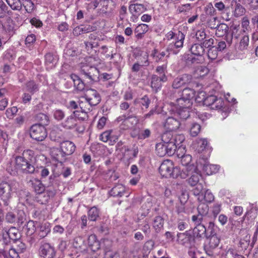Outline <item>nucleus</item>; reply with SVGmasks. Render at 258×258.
Returning a JSON list of instances; mask_svg holds the SVG:
<instances>
[{
	"instance_id": "obj_1",
	"label": "nucleus",
	"mask_w": 258,
	"mask_h": 258,
	"mask_svg": "<svg viewBox=\"0 0 258 258\" xmlns=\"http://www.w3.org/2000/svg\"><path fill=\"white\" fill-rule=\"evenodd\" d=\"M195 169L193 166L191 165L187 167L183 168L181 170L176 166L174 167L173 163L170 160H164L159 167V172L160 174L165 177H173L176 178L180 177L185 179L190 172Z\"/></svg>"
},
{
	"instance_id": "obj_2",
	"label": "nucleus",
	"mask_w": 258,
	"mask_h": 258,
	"mask_svg": "<svg viewBox=\"0 0 258 258\" xmlns=\"http://www.w3.org/2000/svg\"><path fill=\"white\" fill-rule=\"evenodd\" d=\"M162 141L165 145L167 155H173L177 147L184 141L182 134H176L170 132H165L161 136Z\"/></svg>"
},
{
	"instance_id": "obj_3",
	"label": "nucleus",
	"mask_w": 258,
	"mask_h": 258,
	"mask_svg": "<svg viewBox=\"0 0 258 258\" xmlns=\"http://www.w3.org/2000/svg\"><path fill=\"white\" fill-rule=\"evenodd\" d=\"M18 185V183L14 180L0 183V201L3 202L4 206L9 205L12 197V191H16Z\"/></svg>"
},
{
	"instance_id": "obj_4",
	"label": "nucleus",
	"mask_w": 258,
	"mask_h": 258,
	"mask_svg": "<svg viewBox=\"0 0 258 258\" xmlns=\"http://www.w3.org/2000/svg\"><path fill=\"white\" fill-rule=\"evenodd\" d=\"M230 0H215L213 2L216 12H218L222 19L226 21H230L232 17L230 9Z\"/></svg>"
},
{
	"instance_id": "obj_5",
	"label": "nucleus",
	"mask_w": 258,
	"mask_h": 258,
	"mask_svg": "<svg viewBox=\"0 0 258 258\" xmlns=\"http://www.w3.org/2000/svg\"><path fill=\"white\" fill-rule=\"evenodd\" d=\"M80 73L82 79L87 83L92 84L99 79V71L94 67L83 65L81 68Z\"/></svg>"
},
{
	"instance_id": "obj_6",
	"label": "nucleus",
	"mask_w": 258,
	"mask_h": 258,
	"mask_svg": "<svg viewBox=\"0 0 258 258\" xmlns=\"http://www.w3.org/2000/svg\"><path fill=\"white\" fill-rule=\"evenodd\" d=\"M131 112L130 109L127 115H120L116 119L115 122L119 124L120 130H126L132 128L138 123L137 117L135 115H130Z\"/></svg>"
},
{
	"instance_id": "obj_7",
	"label": "nucleus",
	"mask_w": 258,
	"mask_h": 258,
	"mask_svg": "<svg viewBox=\"0 0 258 258\" xmlns=\"http://www.w3.org/2000/svg\"><path fill=\"white\" fill-rule=\"evenodd\" d=\"M220 241V239L217 234L210 235L204 245V250L207 254L211 256L216 255Z\"/></svg>"
},
{
	"instance_id": "obj_8",
	"label": "nucleus",
	"mask_w": 258,
	"mask_h": 258,
	"mask_svg": "<svg viewBox=\"0 0 258 258\" xmlns=\"http://www.w3.org/2000/svg\"><path fill=\"white\" fill-rule=\"evenodd\" d=\"M30 137L37 141H43L47 136V132L44 126L40 124H35L30 130Z\"/></svg>"
},
{
	"instance_id": "obj_9",
	"label": "nucleus",
	"mask_w": 258,
	"mask_h": 258,
	"mask_svg": "<svg viewBox=\"0 0 258 258\" xmlns=\"http://www.w3.org/2000/svg\"><path fill=\"white\" fill-rule=\"evenodd\" d=\"M15 161L18 170H20L25 173H33L34 172V166L24 157H21L20 156H16Z\"/></svg>"
},
{
	"instance_id": "obj_10",
	"label": "nucleus",
	"mask_w": 258,
	"mask_h": 258,
	"mask_svg": "<svg viewBox=\"0 0 258 258\" xmlns=\"http://www.w3.org/2000/svg\"><path fill=\"white\" fill-rule=\"evenodd\" d=\"M177 242L181 245L190 247L194 244V238L189 231L177 234Z\"/></svg>"
},
{
	"instance_id": "obj_11",
	"label": "nucleus",
	"mask_w": 258,
	"mask_h": 258,
	"mask_svg": "<svg viewBox=\"0 0 258 258\" xmlns=\"http://www.w3.org/2000/svg\"><path fill=\"white\" fill-rule=\"evenodd\" d=\"M61 125L68 130H72L76 128V130L79 133H83L84 131V127L79 125L78 120L72 114L68 116L61 123Z\"/></svg>"
},
{
	"instance_id": "obj_12",
	"label": "nucleus",
	"mask_w": 258,
	"mask_h": 258,
	"mask_svg": "<svg viewBox=\"0 0 258 258\" xmlns=\"http://www.w3.org/2000/svg\"><path fill=\"white\" fill-rule=\"evenodd\" d=\"M39 254L43 258H54L56 255V251L53 246L45 243L40 247Z\"/></svg>"
},
{
	"instance_id": "obj_13",
	"label": "nucleus",
	"mask_w": 258,
	"mask_h": 258,
	"mask_svg": "<svg viewBox=\"0 0 258 258\" xmlns=\"http://www.w3.org/2000/svg\"><path fill=\"white\" fill-rule=\"evenodd\" d=\"M192 79L191 75L183 74L174 79L172 83V87L174 89H178L184 85L189 84Z\"/></svg>"
},
{
	"instance_id": "obj_14",
	"label": "nucleus",
	"mask_w": 258,
	"mask_h": 258,
	"mask_svg": "<svg viewBox=\"0 0 258 258\" xmlns=\"http://www.w3.org/2000/svg\"><path fill=\"white\" fill-rule=\"evenodd\" d=\"M87 98V101H89L92 106L97 105L101 101V97L99 93L94 89L87 90L84 95Z\"/></svg>"
},
{
	"instance_id": "obj_15",
	"label": "nucleus",
	"mask_w": 258,
	"mask_h": 258,
	"mask_svg": "<svg viewBox=\"0 0 258 258\" xmlns=\"http://www.w3.org/2000/svg\"><path fill=\"white\" fill-rule=\"evenodd\" d=\"M240 2L237 0H231L230 1V8L232 10V16L236 18L243 16L245 12V8L240 4Z\"/></svg>"
},
{
	"instance_id": "obj_16",
	"label": "nucleus",
	"mask_w": 258,
	"mask_h": 258,
	"mask_svg": "<svg viewBox=\"0 0 258 258\" xmlns=\"http://www.w3.org/2000/svg\"><path fill=\"white\" fill-rule=\"evenodd\" d=\"M28 183L38 195L37 198L41 199L42 198V193L45 191V186L41 181L38 179L33 178L30 180Z\"/></svg>"
},
{
	"instance_id": "obj_17",
	"label": "nucleus",
	"mask_w": 258,
	"mask_h": 258,
	"mask_svg": "<svg viewBox=\"0 0 258 258\" xmlns=\"http://www.w3.org/2000/svg\"><path fill=\"white\" fill-rule=\"evenodd\" d=\"M180 125L179 121L172 117H168L164 123V127L167 130L166 132L171 133L179 128Z\"/></svg>"
},
{
	"instance_id": "obj_18",
	"label": "nucleus",
	"mask_w": 258,
	"mask_h": 258,
	"mask_svg": "<svg viewBox=\"0 0 258 258\" xmlns=\"http://www.w3.org/2000/svg\"><path fill=\"white\" fill-rule=\"evenodd\" d=\"M166 76L158 77L157 75H153L151 77V87L155 92L160 90L162 86L161 82H165L167 81Z\"/></svg>"
},
{
	"instance_id": "obj_19",
	"label": "nucleus",
	"mask_w": 258,
	"mask_h": 258,
	"mask_svg": "<svg viewBox=\"0 0 258 258\" xmlns=\"http://www.w3.org/2000/svg\"><path fill=\"white\" fill-rule=\"evenodd\" d=\"M60 148L64 155L69 156L72 154L75 151L76 146L71 141H65L61 143Z\"/></svg>"
},
{
	"instance_id": "obj_20",
	"label": "nucleus",
	"mask_w": 258,
	"mask_h": 258,
	"mask_svg": "<svg viewBox=\"0 0 258 258\" xmlns=\"http://www.w3.org/2000/svg\"><path fill=\"white\" fill-rule=\"evenodd\" d=\"M74 247L81 252L88 251V247L85 243V240L81 236H77L74 239L73 243Z\"/></svg>"
},
{
	"instance_id": "obj_21",
	"label": "nucleus",
	"mask_w": 258,
	"mask_h": 258,
	"mask_svg": "<svg viewBox=\"0 0 258 258\" xmlns=\"http://www.w3.org/2000/svg\"><path fill=\"white\" fill-rule=\"evenodd\" d=\"M50 155L51 157L58 162L62 163L66 159V156L62 150L57 148H52L50 150Z\"/></svg>"
},
{
	"instance_id": "obj_22",
	"label": "nucleus",
	"mask_w": 258,
	"mask_h": 258,
	"mask_svg": "<svg viewBox=\"0 0 258 258\" xmlns=\"http://www.w3.org/2000/svg\"><path fill=\"white\" fill-rule=\"evenodd\" d=\"M151 56H152L154 60L157 62L163 61L165 57L166 58L169 57V54L167 53L166 50L165 51H160L156 49L152 51Z\"/></svg>"
},
{
	"instance_id": "obj_23",
	"label": "nucleus",
	"mask_w": 258,
	"mask_h": 258,
	"mask_svg": "<svg viewBox=\"0 0 258 258\" xmlns=\"http://www.w3.org/2000/svg\"><path fill=\"white\" fill-rule=\"evenodd\" d=\"M129 11L134 16L140 15L146 10V8L143 4H131L129 6Z\"/></svg>"
},
{
	"instance_id": "obj_24",
	"label": "nucleus",
	"mask_w": 258,
	"mask_h": 258,
	"mask_svg": "<svg viewBox=\"0 0 258 258\" xmlns=\"http://www.w3.org/2000/svg\"><path fill=\"white\" fill-rule=\"evenodd\" d=\"M94 30L93 27L90 25H80L73 29V33L75 36L87 33Z\"/></svg>"
},
{
	"instance_id": "obj_25",
	"label": "nucleus",
	"mask_w": 258,
	"mask_h": 258,
	"mask_svg": "<svg viewBox=\"0 0 258 258\" xmlns=\"http://www.w3.org/2000/svg\"><path fill=\"white\" fill-rule=\"evenodd\" d=\"M88 247L92 251H95L100 248V243L97 240L96 236L90 235L88 238Z\"/></svg>"
},
{
	"instance_id": "obj_26",
	"label": "nucleus",
	"mask_w": 258,
	"mask_h": 258,
	"mask_svg": "<svg viewBox=\"0 0 258 258\" xmlns=\"http://www.w3.org/2000/svg\"><path fill=\"white\" fill-rule=\"evenodd\" d=\"M192 104V101H189L187 99L183 98L182 96L179 98L176 99L175 105H177L178 109H188L191 106Z\"/></svg>"
},
{
	"instance_id": "obj_27",
	"label": "nucleus",
	"mask_w": 258,
	"mask_h": 258,
	"mask_svg": "<svg viewBox=\"0 0 258 258\" xmlns=\"http://www.w3.org/2000/svg\"><path fill=\"white\" fill-rule=\"evenodd\" d=\"M148 30L149 26L148 25L145 24H139L135 30L136 38L138 39H142L144 35L148 32Z\"/></svg>"
},
{
	"instance_id": "obj_28",
	"label": "nucleus",
	"mask_w": 258,
	"mask_h": 258,
	"mask_svg": "<svg viewBox=\"0 0 258 258\" xmlns=\"http://www.w3.org/2000/svg\"><path fill=\"white\" fill-rule=\"evenodd\" d=\"M190 51L191 53L197 56H202L205 52V50L203 46L201 44L195 43L190 47Z\"/></svg>"
},
{
	"instance_id": "obj_29",
	"label": "nucleus",
	"mask_w": 258,
	"mask_h": 258,
	"mask_svg": "<svg viewBox=\"0 0 258 258\" xmlns=\"http://www.w3.org/2000/svg\"><path fill=\"white\" fill-rule=\"evenodd\" d=\"M125 187L122 184H118L110 191V195L114 197H121L125 193Z\"/></svg>"
},
{
	"instance_id": "obj_30",
	"label": "nucleus",
	"mask_w": 258,
	"mask_h": 258,
	"mask_svg": "<svg viewBox=\"0 0 258 258\" xmlns=\"http://www.w3.org/2000/svg\"><path fill=\"white\" fill-rule=\"evenodd\" d=\"M231 37L227 40L228 44L230 45L232 43V38L238 39L243 32L239 26H233L231 27Z\"/></svg>"
},
{
	"instance_id": "obj_31",
	"label": "nucleus",
	"mask_w": 258,
	"mask_h": 258,
	"mask_svg": "<svg viewBox=\"0 0 258 258\" xmlns=\"http://www.w3.org/2000/svg\"><path fill=\"white\" fill-rule=\"evenodd\" d=\"M206 229L203 225H197L193 229L194 238H200L206 233Z\"/></svg>"
},
{
	"instance_id": "obj_32",
	"label": "nucleus",
	"mask_w": 258,
	"mask_h": 258,
	"mask_svg": "<svg viewBox=\"0 0 258 258\" xmlns=\"http://www.w3.org/2000/svg\"><path fill=\"white\" fill-rule=\"evenodd\" d=\"M249 37L247 35H244L240 39L239 43L237 46L238 50L245 52L247 50L249 45Z\"/></svg>"
},
{
	"instance_id": "obj_33",
	"label": "nucleus",
	"mask_w": 258,
	"mask_h": 258,
	"mask_svg": "<svg viewBox=\"0 0 258 258\" xmlns=\"http://www.w3.org/2000/svg\"><path fill=\"white\" fill-rule=\"evenodd\" d=\"M223 256L224 258H244L243 256L238 254L236 250L231 247L225 249Z\"/></svg>"
},
{
	"instance_id": "obj_34",
	"label": "nucleus",
	"mask_w": 258,
	"mask_h": 258,
	"mask_svg": "<svg viewBox=\"0 0 258 258\" xmlns=\"http://www.w3.org/2000/svg\"><path fill=\"white\" fill-rule=\"evenodd\" d=\"M216 29V35L217 37H221L227 34L229 30V27L226 24L221 23L219 24Z\"/></svg>"
},
{
	"instance_id": "obj_35",
	"label": "nucleus",
	"mask_w": 258,
	"mask_h": 258,
	"mask_svg": "<svg viewBox=\"0 0 258 258\" xmlns=\"http://www.w3.org/2000/svg\"><path fill=\"white\" fill-rule=\"evenodd\" d=\"M1 256L4 258H18L19 255L15 249L11 248L9 250L4 249L1 252Z\"/></svg>"
},
{
	"instance_id": "obj_36",
	"label": "nucleus",
	"mask_w": 258,
	"mask_h": 258,
	"mask_svg": "<svg viewBox=\"0 0 258 258\" xmlns=\"http://www.w3.org/2000/svg\"><path fill=\"white\" fill-rule=\"evenodd\" d=\"M203 170L208 175H211L217 172L219 169V166L217 165L206 163L204 165Z\"/></svg>"
},
{
	"instance_id": "obj_37",
	"label": "nucleus",
	"mask_w": 258,
	"mask_h": 258,
	"mask_svg": "<svg viewBox=\"0 0 258 258\" xmlns=\"http://www.w3.org/2000/svg\"><path fill=\"white\" fill-rule=\"evenodd\" d=\"M191 175L190 177L188 179V183L192 186H195L198 184L200 177H201L200 174L197 172L196 170L189 173L187 176Z\"/></svg>"
},
{
	"instance_id": "obj_38",
	"label": "nucleus",
	"mask_w": 258,
	"mask_h": 258,
	"mask_svg": "<svg viewBox=\"0 0 258 258\" xmlns=\"http://www.w3.org/2000/svg\"><path fill=\"white\" fill-rule=\"evenodd\" d=\"M88 111L85 110L84 109H78L73 111L72 115L76 117V118L79 120H85L88 118Z\"/></svg>"
},
{
	"instance_id": "obj_39",
	"label": "nucleus",
	"mask_w": 258,
	"mask_h": 258,
	"mask_svg": "<svg viewBox=\"0 0 258 258\" xmlns=\"http://www.w3.org/2000/svg\"><path fill=\"white\" fill-rule=\"evenodd\" d=\"M61 136L62 131L58 126H55L52 128L50 133V137L51 140L57 141Z\"/></svg>"
},
{
	"instance_id": "obj_40",
	"label": "nucleus",
	"mask_w": 258,
	"mask_h": 258,
	"mask_svg": "<svg viewBox=\"0 0 258 258\" xmlns=\"http://www.w3.org/2000/svg\"><path fill=\"white\" fill-rule=\"evenodd\" d=\"M164 219L161 216L156 217L153 221V226L156 232H159L163 227Z\"/></svg>"
},
{
	"instance_id": "obj_41",
	"label": "nucleus",
	"mask_w": 258,
	"mask_h": 258,
	"mask_svg": "<svg viewBox=\"0 0 258 258\" xmlns=\"http://www.w3.org/2000/svg\"><path fill=\"white\" fill-rule=\"evenodd\" d=\"M59 173L53 172L49 178V182L47 184V187H53V188H56L58 185V180L57 179L59 176Z\"/></svg>"
},
{
	"instance_id": "obj_42",
	"label": "nucleus",
	"mask_w": 258,
	"mask_h": 258,
	"mask_svg": "<svg viewBox=\"0 0 258 258\" xmlns=\"http://www.w3.org/2000/svg\"><path fill=\"white\" fill-rule=\"evenodd\" d=\"M53 188V189H47L42 193L43 200L40 199L39 201L42 204L47 202L50 197H53L56 194V190Z\"/></svg>"
},
{
	"instance_id": "obj_43",
	"label": "nucleus",
	"mask_w": 258,
	"mask_h": 258,
	"mask_svg": "<svg viewBox=\"0 0 258 258\" xmlns=\"http://www.w3.org/2000/svg\"><path fill=\"white\" fill-rule=\"evenodd\" d=\"M250 235L245 233L242 238L239 241V245L242 249H246L250 243Z\"/></svg>"
},
{
	"instance_id": "obj_44",
	"label": "nucleus",
	"mask_w": 258,
	"mask_h": 258,
	"mask_svg": "<svg viewBox=\"0 0 258 258\" xmlns=\"http://www.w3.org/2000/svg\"><path fill=\"white\" fill-rule=\"evenodd\" d=\"M196 92L194 90L189 88H186L182 91V96L183 98L188 99L189 101H192L195 96Z\"/></svg>"
},
{
	"instance_id": "obj_45",
	"label": "nucleus",
	"mask_w": 258,
	"mask_h": 258,
	"mask_svg": "<svg viewBox=\"0 0 258 258\" xmlns=\"http://www.w3.org/2000/svg\"><path fill=\"white\" fill-rule=\"evenodd\" d=\"M86 99L87 98L85 95L81 97L79 101L80 108H81V109H84L85 110L90 111L93 106L89 103V101H87Z\"/></svg>"
},
{
	"instance_id": "obj_46",
	"label": "nucleus",
	"mask_w": 258,
	"mask_h": 258,
	"mask_svg": "<svg viewBox=\"0 0 258 258\" xmlns=\"http://www.w3.org/2000/svg\"><path fill=\"white\" fill-rule=\"evenodd\" d=\"M50 228L47 223H44L41 225L39 227V232L38 235L40 237L44 238L50 232Z\"/></svg>"
},
{
	"instance_id": "obj_47",
	"label": "nucleus",
	"mask_w": 258,
	"mask_h": 258,
	"mask_svg": "<svg viewBox=\"0 0 258 258\" xmlns=\"http://www.w3.org/2000/svg\"><path fill=\"white\" fill-rule=\"evenodd\" d=\"M156 151L157 154L160 157H163L167 154L165 145L163 141L156 144Z\"/></svg>"
},
{
	"instance_id": "obj_48",
	"label": "nucleus",
	"mask_w": 258,
	"mask_h": 258,
	"mask_svg": "<svg viewBox=\"0 0 258 258\" xmlns=\"http://www.w3.org/2000/svg\"><path fill=\"white\" fill-rule=\"evenodd\" d=\"M99 215V210L96 207H92L88 211V218L91 221H95Z\"/></svg>"
},
{
	"instance_id": "obj_49",
	"label": "nucleus",
	"mask_w": 258,
	"mask_h": 258,
	"mask_svg": "<svg viewBox=\"0 0 258 258\" xmlns=\"http://www.w3.org/2000/svg\"><path fill=\"white\" fill-rule=\"evenodd\" d=\"M9 6L14 10H20L22 8V0H6Z\"/></svg>"
},
{
	"instance_id": "obj_50",
	"label": "nucleus",
	"mask_w": 258,
	"mask_h": 258,
	"mask_svg": "<svg viewBox=\"0 0 258 258\" xmlns=\"http://www.w3.org/2000/svg\"><path fill=\"white\" fill-rule=\"evenodd\" d=\"M180 159L181 164L184 166V168L192 165L195 168L194 171L196 169V168L194 164H190V163L191 161V156L190 155L185 154Z\"/></svg>"
},
{
	"instance_id": "obj_51",
	"label": "nucleus",
	"mask_w": 258,
	"mask_h": 258,
	"mask_svg": "<svg viewBox=\"0 0 258 258\" xmlns=\"http://www.w3.org/2000/svg\"><path fill=\"white\" fill-rule=\"evenodd\" d=\"M22 6L23 5L27 12L30 13L34 9V4L31 0H22Z\"/></svg>"
},
{
	"instance_id": "obj_52",
	"label": "nucleus",
	"mask_w": 258,
	"mask_h": 258,
	"mask_svg": "<svg viewBox=\"0 0 258 258\" xmlns=\"http://www.w3.org/2000/svg\"><path fill=\"white\" fill-rule=\"evenodd\" d=\"M177 35V40L175 42L173 43V45H175L176 48L179 49L183 47V41L185 36L183 33L180 31L178 32Z\"/></svg>"
},
{
	"instance_id": "obj_53",
	"label": "nucleus",
	"mask_w": 258,
	"mask_h": 258,
	"mask_svg": "<svg viewBox=\"0 0 258 258\" xmlns=\"http://www.w3.org/2000/svg\"><path fill=\"white\" fill-rule=\"evenodd\" d=\"M36 120L40 122L39 124L43 126L47 125L49 122L48 117L46 114L42 113H38L36 115Z\"/></svg>"
},
{
	"instance_id": "obj_54",
	"label": "nucleus",
	"mask_w": 258,
	"mask_h": 258,
	"mask_svg": "<svg viewBox=\"0 0 258 258\" xmlns=\"http://www.w3.org/2000/svg\"><path fill=\"white\" fill-rule=\"evenodd\" d=\"M8 234L10 236V238L13 241H16L20 238V234L18 232V230L15 227H12L10 228L8 230Z\"/></svg>"
},
{
	"instance_id": "obj_55",
	"label": "nucleus",
	"mask_w": 258,
	"mask_h": 258,
	"mask_svg": "<svg viewBox=\"0 0 258 258\" xmlns=\"http://www.w3.org/2000/svg\"><path fill=\"white\" fill-rule=\"evenodd\" d=\"M205 12L208 15L214 17L217 15L216 8L211 3L208 4L205 7Z\"/></svg>"
},
{
	"instance_id": "obj_56",
	"label": "nucleus",
	"mask_w": 258,
	"mask_h": 258,
	"mask_svg": "<svg viewBox=\"0 0 258 258\" xmlns=\"http://www.w3.org/2000/svg\"><path fill=\"white\" fill-rule=\"evenodd\" d=\"M197 210L198 214L202 217H204L208 213L209 207L206 204L201 203L198 206Z\"/></svg>"
},
{
	"instance_id": "obj_57",
	"label": "nucleus",
	"mask_w": 258,
	"mask_h": 258,
	"mask_svg": "<svg viewBox=\"0 0 258 258\" xmlns=\"http://www.w3.org/2000/svg\"><path fill=\"white\" fill-rule=\"evenodd\" d=\"M65 112L64 111L60 109H55L53 111V116L54 118L57 120L60 121L63 118H64L65 116Z\"/></svg>"
},
{
	"instance_id": "obj_58",
	"label": "nucleus",
	"mask_w": 258,
	"mask_h": 258,
	"mask_svg": "<svg viewBox=\"0 0 258 258\" xmlns=\"http://www.w3.org/2000/svg\"><path fill=\"white\" fill-rule=\"evenodd\" d=\"M27 90L30 93L33 94L35 92L38 90V86L34 81H30L26 84Z\"/></svg>"
},
{
	"instance_id": "obj_59",
	"label": "nucleus",
	"mask_w": 258,
	"mask_h": 258,
	"mask_svg": "<svg viewBox=\"0 0 258 258\" xmlns=\"http://www.w3.org/2000/svg\"><path fill=\"white\" fill-rule=\"evenodd\" d=\"M189 131L191 136L196 137L201 131V125L197 123H193L191 125Z\"/></svg>"
},
{
	"instance_id": "obj_60",
	"label": "nucleus",
	"mask_w": 258,
	"mask_h": 258,
	"mask_svg": "<svg viewBox=\"0 0 258 258\" xmlns=\"http://www.w3.org/2000/svg\"><path fill=\"white\" fill-rule=\"evenodd\" d=\"M217 98H218L215 96L210 95L206 98H203L201 101L203 102L204 105L207 106H210L211 108L213 103Z\"/></svg>"
},
{
	"instance_id": "obj_61",
	"label": "nucleus",
	"mask_w": 258,
	"mask_h": 258,
	"mask_svg": "<svg viewBox=\"0 0 258 258\" xmlns=\"http://www.w3.org/2000/svg\"><path fill=\"white\" fill-rule=\"evenodd\" d=\"M45 62L47 64H52L53 66L56 62L57 58L56 56H54L52 53H48L45 55Z\"/></svg>"
},
{
	"instance_id": "obj_62",
	"label": "nucleus",
	"mask_w": 258,
	"mask_h": 258,
	"mask_svg": "<svg viewBox=\"0 0 258 258\" xmlns=\"http://www.w3.org/2000/svg\"><path fill=\"white\" fill-rule=\"evenodd\" d=\"M207 25L211 29H216L219 25L218 24V18L217 17H211L208 19Z\"/></svg>"
},
{
	"instance_id": "obj_63",
	"label": "nucleus",
	"mask_w": 258,
	"mask_h": 258,
	"mask_svg": "<svg viewBox=\"0 0 258 258\" xmlns=\"http://www.w3.org/2000/svg\"><path fill=\"white\" fill-rule=\"evenodd\" d=\"M182 219L178 218L177 221V227L180 231L185 230L188 226L187 223L185 221V217H182Z\"/></svg>"
},
{
	"instance_id": "obj_64",
	"label": "nucleus",
	"mask_w": 258,
	"mask_h": 258,
	"mask_svg": "<svg viewBox=\"0 0 258 258\" xmlns=\"http://www.w3.org/2000/svg\"><path fill=\"white\" fill-rule=\"evenodd\" d=\"M209 72L208 68L205 66H199L196 70V74L200 77L207 75Z\"/></svg>"
}]
</instances>
